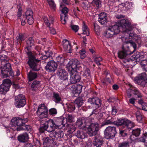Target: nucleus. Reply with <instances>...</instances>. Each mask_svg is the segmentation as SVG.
<instances>
[{"instance_id": "46", "label": "nucleus", "mask_w": 147, "mask_h": 147, "mask_svg": "<svg viewBox=\"0 0 147 147\" xmlns=\"http://www.w3.org/2000/svg\"><path fill=\"white\" fill-rule=\"evenodd\" d=\"M49 114L51 115H54L57 114V111L55 108H51L49 111Z\"/></svg>"}, {"instance_id": "7", "label": "nucleus", "mask_w": 147, "mask_h": 147, "mask_svg": "<svg viewBox=\"0 0 147 147\" xmlns=\"http://www.w3.org/2000/svg\"><path fill=\"white\" fill-rule=\"evenodd\" d=\"M2 76L3 78L14 76V73L11 69V65L9 63H7L1 67Z\"/></svg>"}, {"instance_id": "42", "label": "nucleus", "mask_w": 147, "mask_h": 147, "mask_svg": "<svg viewBox=\"0 0 147 147\" xmlns=\"http://www.w3.org/2000/svg\"><path fill=\"white\" fill-rule=\"evenodd\" d=\"M0 59L2 62H7L8 60L5 55L2 54H0Z\"/></svg>"}, {"instance_id": "22", "label": "nucleus", "mask_w": 147, "mask_h": 147, "mask_svg": "<svg viewBox=\"0 0 147 147\" xmlns=\"http://www.w3.org/2000/svg\"><path fill=\"white\" fill-rule=\"evenodd\" d=\"M103 140L102 136L100 135H97L94 137L93 140V144L96 147H100L103 142Z\"/></svg>"}, {"instance_id": "56", "label": "nucleus", "mask_w": 147, "mask_h": 147, "mask_svg": "<svg viewBox=\"0 0 147 147\" xmlns=\"http://www.w3.org/2000/svg\"><path fill=\"white\" fill-rule=\"evenodd\" d=\"M129 146V143L127 142H124L120 144L118 147H127Z\"/></svg>"}, {"instance_id": "5", "label": "nucleus", "mask_w": 147, "mask_h": 147, "mask_svg": "<svg viewBox=\"0 0 147 147\" xmlns=\"http://www.w3.org/2000/svg\"><path fill=\"white\" fill-rule=\"evenodd\" d=\"M58 127V125L55 123L53 120L49 119L41 125L39 130L40 132L42 133L45 130L51 132Z\"/></svg>"}, {"instance_id": "27", "label": "nucleus", "mask_w": 147, "mask_h": 147, "mask_svg": "<svg viewBox=\"0 0 147 147\" xmlns=\"http://www.w3.org/2000/svg\"><path fill=\"white\" fill-rule=\"evenodd\" d=\"M22 9H19L18 12L17 16L18 17H20V21L21 22V24L22 26L26 24V18L24 17V15H21Z\"/></svg>"}, {"instance_id": "17", "label": "nucleus", "mask_w": 147, "mask_h": 147, "mask_svg": "<svg viewBox=\"0 0 147 147\" xmlns=\"http://www.w3.org/2000/svg\"><path fill=\"white\" fill-rule=\"evenodd\" d=\"M132 94L137 96V97L139 98L142 96L141 93L138 89L136 88L131 87V88H129L127 91V95L128 97H131Z\"/></svg>"}, {"instance_id": "10", "label": "nucleus", "mask_w": 147, "mask_h": 147, "mask_svg": "<svg viewBox=\"0 0 147 147\" xmlns=\"http://www.w3.org/2000/svg\"><path fill=\"white\" fill-rule=\"evenodd\" d=\"M115 125L117 126L125 125L128 129L132 128L134 125V123L131 121L127 119H119L117 121H114Z\"/></svg>"}, {"instance_id": "40", "label": "nucleus", "mask_w": 147, "mask_h": 147, "mask_svg": "<svg viewBox=\"0 0 147 147\" xmlns=\"http://www.w3.org/2000/svg\"><path fill=\"white\" fill-rule=\"evenodd\" d=\"M47 1L50 7L54 9L56 5L53 0H47Z\"/></svg>"}, {"instance_id": "14", "label": "nucleus", "mask_w": 147, "mask_h": 147, "mask_svg": "<svg viewBox=\"0 0 147 147\" xmlns=\"http://www.w3.org/2000/svg\"><path fill=\"white\" fill-rule=\"evenodd\" d=\"M44 24L48 27L50 29V33L52 34H56V32L55 29L53 28L50 27V26L54 22V18L52 16H49L48 18L46 16H45L43 18Z\"/></svg>"}, {"instance_id": "21", "label": "nucleus", "mask_w": 147, "mask_h": 147, "mask_svg": "<svg viewBox=\"0 0 147 147\" xmlns=\"http://www.w3.org/2000/svg\"><path fill=\"white\" fill-rule=\"evenodd\" d=\"M25 17L27 19L28 24L31 25L34 23V19L33 16V12L30 9L27 10L26 12Z\"/></svg>"}, {"instance_id": "63", "label": "nucleus", "mask_w": 147, "mask_h": 147, "mask_svg": "<svg viewBox=\"0 0 147 147\" xmlns=\"http://www.w3.org/2000/svg\"><path fill=\"white\" fill-rule=\"evenodd\" d=\"M119 133L121 136L124 137H125L127 135V134L126 133L124 130H120Z\"/></svg>"}, {"instance_id": "59", "label": "nucleus", "mask_w": 147, "mask_h": 147, "mask_svg": "<svg viewBox=\"0 0 147 147\" xmlns=\"http://www.w3.org/2000/svg\"><path fill=\"white\" fill-rule=\"evenodd\" d=\"M140 141L144 142V145L145 146L147 147V138L145 137H142L140 139Z\"/></svg>"}, {"instance_id": "45", "label": "nucleus", "mask_w": 147, "mask_h": 147, "mask_svg": "<svg viewBox=\"0 0 147 147\" xmlns=\"http://www.w3.org/2000/svg\"><path fill=\"white\" fill-rule=\"evenodd\" d=\"M81 5L83 8L86 9H87L89 7L88 2L87 1H85L82 2Z\"/></svg>"}, {"instance_id": "57", "label": "nucleus", "mask_w": 147, "mask_h": 147, "mask_svg": "<svg viewBox=\"0 0 147 147\" xmlns=\"http://www.w3.org/2000/svg\"><path fill=\"white\" fill-rule=\"evenodd\" d=\"M98 21L102 25L105 24L107 22V18H105L102 19H99Z\"/></svg>"}, {"instance_id": "16", "label": "nucleus", "mask_w": 147, "mask_h": 147, "mask_svg": "<svg viewBox=\"0 0 147 147\" xmlns=\"http://www.w3.org/2000/svg\"><path fill=\"white\" fill-rule=\"evenodd\" d=\"M60 8L61 9L62 14L61 15V22L63 24H65L66 20L67 19V16L66 15L68 12V9L66 7H65L63 4H60Z\"/></svg>"}, {"instance_id": "28", "label": "nucleus", "mask_w": 147, "mask_h": 147, "mask_svg": "<svg viewBox=\"0 0 147 147\" xmlns=\"http://www.w3.org/2000/svg\"><path fill=\"white\" fill-rule=\"evenodd\" d=\"M83 129L78 130L76 134V135L78 138L81 139L84 138L86 136V134H84L83 131Z\"/></svg>"}, {"instance_id": "8", "label": "nucleus", "mask_w": 147, "mask_h": 147, "mask_svg": "<svg viewBox=\"0 0 147 147\" xmlns=\"http://www.w3.org/2000/svg\"><path fill=\"white\" fill-rule=\"evenodd\" d=\"M28 121L27 119H22L20 117H15L12 119L11 121V124L9 127H12L13 126L22 127Z\"/></svg>"}, {"instance_id": "6", "label": "nucleus", "mask_w": 147, "mask_h": 147, "mask_svg": "<svg viewBox=\"0 0 147 147\" xmlns=\"http://www.w3.org/2000/svg\"><path fill=\"white\" fill-rule=\"evenodd\" d=\"M82 65L77 59H72L68 62L66 67L69 72H74L76 71V69H80Z\"/></svg>"}, {"instance_id": "1", "label": "nucleus", "mask_w": 147, "mask_h": 147, "mask_svg": "<svg viewBox=\"0 0 147 147\" xmlns=\"http://www.w3.org/2000/svg\"><path fill=\"white\" fill-rule=\"evenodd\" d=\"M118 25L109 26L107 29L104 32V36L107 38H111L114 35L118 34L120 32L119 27H121L123 29V34H124V36H129V38H133L136 40L140 38V36L134 34L132 31V28L131 26V23L128 20L122 19L119 21L117 24Z\"/></svg>"}, {"instance_id": "4", "label": "nucleus", "mask_w": 147, "mask_h": 147, "mask_svg": "<svg viewBox=\"0 0 147 147\" xmlns=\"http://www.w3.org/2000/svg\"><path fill=\"white\" fill-rule=\"evenodd\" d=\"M49 57V56L46 55H36V56L31 55L29 57L28 63L33 70L38 71L40 69V65L37 63L42 59L46 60Z\"/></svg>"}, {"instance_id": "52", "label": "nucleus", "mask_w": 147, "mask_h": 147, "mask_svg": "<svg viewBox=\"0 0 147 147\" xmlns=\"http://www.w3.org/2000/svg\"><path fill=\"white\" fill-rule=\"evenodd\" d=\"M71 29L75 32H77L79 29V26L77 25H71Z\"/></svg>"}, {"instance_id": "31", "label": "nucleus", "mask_w": 147, "mask_h": 147, "mask_svg": "<svg viewBox=\"0 0 147 147\" xmlns=\"http://www.w3.org/2000/svg\"><path fill=\"white\" fill-rule=\"evenodd\" d=\"M28 77L29 81H31L37 77V74L34 72H30L28 74Z\"/></svg>"}, {"instance_id": "35", "label": "nucleus", "mask_w": 147, "mask_h": 147, "mask_svg": "<svg viewBox=\"0 0 147 147\" xmlns=\"http://www.w3.org/2000/svg\"><path fill=\"white\" fill-rule=\"evenodd\" d=\"M82 86L80 84L77 85L75 88V93L80 94L82 91Z\"/></svg>"}, {"instance_id": "62", "label": "nucleus", "mask_w": 147, "mask_h": 147, "mask_svg": "<svg viewBox=\"0 0 147 147\" xmlns=\"http://www.w3.org/2000/svg\"><path fill=\"white\" fill-rule=\"evenodd\" d=\"M107 16L106 13L104 12L100 14L99 19H102L105 18H107Z\"/></svg>"}, {"instance_id": "15", "label": "nucleus", "mask_w": 147, "mask_h": 147, "mask_svg": "<svg viewBox=\"0 0 147 147\" xmlns=\"http://www.w3.org/2000/svg\"><path fill=\"white\" fill-rule=\"evenodd\" d=\"M135 82L143 86H144L147 83L146 75L143 73L140 74L138 77H136L135 80Z\"/></svg>"}, {"instance_id": "44", "label": "nucleus", "mask_w": 147, "mask_h": 147, "mask_svg": "<svg viewBox=\"0 0 147 147\" xmlns=\"http://www.w3.org/2000/svg\"><path fill=\"white\" fill-rule=\"evenodd\" d=\"M40 83V82L38 81H34L32 84L31 87L33 88V90H35V89L38 86V84Z\"/></svg>"}, {"instance_id": "47", "label": "nucleus", "mask_w": 147, "mask_h": 147, "mask_svg": "<svg viewBox=\"0 0 147 147\" xmlns=\"http://www.w3.org/2000/svg\"><path fill=\"white\" fill-rule=\"evenodd\" d=\"M69 130H68V131L70 134H72L76 129V126L75 127L73 125H70L69 126Z\"/></svg>"}, {"instance_id": "11", "label": "nucleus", "mask_w": 147, "mask_h": 147, "mask_svg": "<svg viewBox=\"0 0 147 147\" xmlns=\"http://www.w3.org/2000/svg\"><path fill=\"white\" fill-rule=\"evenodd\" d=\"M117 133L116 128L114 127L109 126L107 127L105 132V138L107 139L113 138Z\"/></svg>"}, {"instance_id": "9", "label": "nucleus", "mask_w": 147, "mask_h": 147, "mask_svg": "<svg viewBox=\"0 0 147 147\" xmlns=\"http://www.w3.org/2000/svg\"><path fill=\"white\" fill-rule=\"evenodd\" d=\"M36 113L41 119L47 117L48 116V109L44 104H41L39 106Z\"/></svg>"}, {"instance_id": "50", "label": "nucleus", "mask_w": 147, "mask_h": 147, "mask_svg": "<svg viewBox=\"0 0 147 147\" xmlns=\"http://www.w3.org/2000/svg\"><path fill=\"white\" fill-rule=\"evenodd\" d=\"M92 2L93 3L95 4L98 7L101 6V2L100 0H93Z\"/></svg>"}, {"instance_id": "38", "label": "nucleus", "mask_w": 147, "mask_h": 147, "mask_svg": "<svg viewBox=\"0 0 147 147\" xmlns=\"http://www.w3.org/2000/svg\"><path fill=\"white\" fill-rule=\"evenodd\" d=\"M53 97L54 101L58 103L61 100V98L59 94L57 93H54Z\"/></svg>"}, {"instance_id": "25", "label": "nucleus", "mask_w": 147, "mask_h": 147, "mask_svg": "<svg viewBox=\"0 0 147 147\" xmlns=\"http://www.w3.org/2000/svg\"><path fill=\"white\" fill-rule=\"evenodd\" d=\"M18 139L19 141L22 142H27L28 139V135L26 133L22 134L18 136Z\"/></svg>"}, {"instance_id": "13", "label": "nucleus", "mask_w": 147, "mask_h": 147, "mask_svg": "<svg viewBox=\"0 0 147 147\" xmlns=\"http://www.w3.org/2000/svg\"><path fill=\"white\" fill-rule=\"evenodd\" d=\"M11 84L10 80L8 79L4 80L3 83L0 86V93L5 94L9 90Z\"/></svg>"}, {"instance_id": "18", "label": "nucleus", "mask_w": 147, "mask_h": 147, "mask_svg": "<svg viewBox=\"0 0 147 147\" xmlns=\"http://www.w3.org/2000/svg\"><path fill=\"white\" fill-rule=\"evenodd\" d=\"M69 73L71 76L70 82L71 84H75L80 81V77L79 73L77 71Z\"/></svg>"}, {"instance_id": "39", "label": "nucleus", "mask_w": 147, "mask_h": 147, "mask_svg": "<svg viewBox=\"0 0 147 147\" xmlns=\"http://www.w3.org/2000/svg\"><path fill=\"white\" fill-rule=\"evenodd\" d=\"M140 129L139 128H137L132 130V133L137 137L140 135Z\"/></svg>"}, {"instance_id": "36", "label": "nucleus", "mask_w": 147, "mask_h": 147, "mask_svg": "<svg viewBox=\"0 0 147 147\" xmlns=\"http://www.w3.org/2000/svg\"><path fill=\"white\" fill-rule=\"evenodd\" d=\"M83 102L80 98H78L75 100L74 103L78 107H79L82 105Z\"/></svg>"}, {"instance_id": "48", "label": "nucleus", "mask_w": 147, "mask_h": 147, "mask_svg": "<svg viewBox=\"0 0 147 147\" xmlns=\"http://www.w3.org/2000/svg\"><path fill=\"white\" fill-rule=\"evenodd\" d=\"M111 117L109 116H108V118L106 119V121L104 123L103 125H108L112 123L113 122L111 120Z\"/></svg>"}, {"instance_id": "26", "label": "nucleus", "mask_w": 147, "mask_h": 147, "mask_svg": "<svg viewBox=\"0 0 147 147\" xmlns=\"http://www.w3.org/2000/svg\"><path fill=\"white\" fill-rule=\"evenodd\" d=\"M124 1V0H109L108 3V5L110 8L113 9L114 7H116V4L117 3H119Z\"/></svg>"}, {"instance_id": "43", "label": "nucleus", "mask_w": 147, "mask_h": 147, "mask_svg": "<svg viewBox=\"0 0 147 147\" xmlns=\"http://www.w3.org/2000/svg\"><path fill=\"white\" fill-rule=\"evenodd\" d=\"M94 60L96 64L98 65H101L100 62L102 61V59L100 57H94Z\"/></svg>"}, {"instance_id": "64", "label": "nucleus", "mask_w": 147, "mask_h": 147, "mask_svg": "<svg viewBox=\"0 0 147 147\" xmlns=\"http://www.w3.org/2000/svg\"><path fill=\"white\" fill-rule=\"evenodd\" d=\"M95 97L93 98H90L88 100V102L91 104H94L95 101Z\"/></svg>"}, {"instance_id": "54", "label": "nucleus", "mask_w": 147, "mask_h": 147, "mask_svg": "<svg viewBox=\"0 0 147 147\" xmlns=\"http://www.w3.org/2000/svg\"><path fill=\"white\" fill-rule=\"evenodd\" d=\"M67 119L69 122H72L74 120V117L71 115H68L67 118Z\"/></svg>"}, {"instance_id": "12", "label": "nucleus", "mask_w": 147, "mask_h": 147, "mask_svg": "<svg viewBox=\"0 0 147 147\" xmlns=\"http://www.w3.org/2000/svg\"><path fill=\"white\" fill-rule=\"evenodd\" d=\"M15 105L17 108L24 107L26 104L25 96L22 94H19L15 97Z\"/></svg>"}, {"instance_id": "58", "label": "nucleus", "mask_w": 147, "mask_h": 147, "mask_svg": "<svg viewBox=\"0 0 147 147\" xmlns=\"http://www.w3.org/2000/svg\"><path fill=\"white\" fill-rule=\"evenodd\" d=\"M53 134H54L53 136H52V138L53 139H57L59 137H60V134L59 132H55Z\"/></svg>"}, {"instance_id": "33", "label": "nucleus", "mask_w": 147, "mask_h": 147, "mask_svg": "<svg viewBox=\"0 0 147 147\" xmlns=\"http://www.w3.org/2000/svg\"><path fill=\"white\" fill-rule=\"evenodd\" d=\"M83 25L82 26L83 32L82 34H86L87 36L89 35V34L88 29L87 26L85 25L84 22H83Z\"/></svg>"}, {"instance_id": "3", "label": "nucleus", "mask_w": 147, "mask_h": 147, "mask_svg": "<svg viewBox=\"0 0 147 147\" xmlns=\"http://www.w3.org/2000/svg\"><path fill=\"white\" fill-rule=\"evenodd\" d=\"M132 38H129V36H122L121 40L123 42H125L127 44H129L130 45L132 46L134 48L133 51L131 52L129 51H126L125 50H123V51H121L118 53V56L121 59H125L128 55H130L134 51H135L136 49V46L135 42L133 41L135 40L138 43L140 42V38H138L137 39H135L133 38V36L132 35Z\"/></svg>"}, {"instance_id": "60", "label": "nucleus", "mask_w": 147, "mask_h": 147, "mask_svg": "<svg viewBox=\"0 0 147 147\" xmlns=\"http://www.w3.org/2000/svg\"><path fill=\"white\" fill-rule=\"evenodd\" d=\"M95 101L94 102V104L99 106L100 105L101 102L100 99L98 98L95 97Z\"/></svg>"}, {"instance_id": "24", "label": "nucleus", "mask_w": 147, "mask_h": 147, "mask_svg": "<svg viewBox=\"0 0 147 147\" xmlns=\"http://www.w3.org/2000/svg\"><path fill=\"white\" fill-rule=\"evenodd\" d=\"M62 44L64 50L66 52L71 53V46L70 42L65 39L62 41Z\"/></svg>"}, {"instance_id": "2", "label": "nucleus", "mask_w": 147, "mask_h": 147, "mask_svg": "<svg viewBox=\"0 0 147 147\" xmlns=\"http://www.w3.org/2000/svg\"><path fill=\"white\" fill-rule=\"evenodd\" d=\"M76 125L80 129L87 130V132L90 136L96 135L99 130V125L98 123H92L87 127L86 121L83 118L78 119L76 122Z\"/></svg>"}, {"instance_id": "32", "label": "nucleus", "mask_w": 147, "mask_h": 147, "mask_svg": "<svg viewBox=\"0 0 147 147\" xmlns=\"http://www.w3.org/2000/svg\"><path fill=\"white\" fill-rule=\"evenodd\" d=\"M133 58L137 60L139 59V61H142V59L144 57L143 55H140V53L139 52H137L133 55Z\"/></svg>"}, {"instance_id": "53", "label": "nucleus", "mask_w": 147, "mask_h": 147, "mask_svg": "<svg viewBox=\"0 0 147 147\" xmlns=\"http://www.w3.org/2000/svg\"><path fill=\"white\" fill-rule=\"evenodd\" d=\"M139 114V113L137 111L136 113V117L137 118V120L139 122H141L142 120V116L141 115L139 114Z\"/></svg>"}, {"instance_id": "23", "label": "nucleus", "mask_w": 147, "mask_h": 147, "mask_svg": "<svg viewBox=\"0 0 147 147\" xmlns=\"http://www.w3.org/2000/svg\"><path fill=\"white\" fill-rule=\"evenodd\" d=\"M58 75L59 78L63 80L68 79V74L64 69H59L58 70Z\"/></svg>"}, {"instance_id": "20", "label": "nucleus", "mask_w": 147, "mask_h": 147, "mask_svg": "<svg viewBox=\"0 0 147 147\" xmlns=\"http://www.w3.org/2000/svg\"><path fill=\"white\" fill-rule=\"evenodd\" d=\"M57 67V63L53 61H50L47 63L46 69L49 72L54 71Z\"/></svg>"}, {"instance_id": "61", "label": "nucleus", "mask_w": 147, "mask_h": 147, "mask_svg": "<svg viewBox=\"0 0 147 147\" xmlns=\"http://www.w3.org/2000/svg\"><path fill=\"white\" fill-rule=\"evenodd\" d=\"M75 109V107L74 106L70 105H69L68 107V111L69 112H71Z\"/></svg>"}, {"instance_id": "34", "label": "nucleus", "mask_w": 147, "mask_h": 147, "mask_svg": "<svg viewBox=\"0 0 147 147\" xmlns=\"http://www.w3.org/2000/svg\"><path fill=\"white\" fill-rule=\"evenodd\" d=\"M140 64L143 69L146 71H147V59L142 61Z\"/></svg>"}, {"instance_id": "19", "label": "nucleus", "mask_w": 147, "mask_h": 147, "mask_svg": "<svg viewBox=\"0 0 147 147\" xmlns=\"http://www.w3.org/2000/svg\"><path fill=\"white\" fill-rule=\"evenodd\" d=\"M119 4L118 10L127 11L131 8L132 6L133 3L127 1L124 3H118Z\"/></svg>"}, {"instance_id": "51", "label": "nucleus", "mask_w": 147, "mask_h": 147, "mask_svg": "<svg viewBox=\"0 0 147 147\" xmlns=\"http://www.w3.org/2000/svg\"><path fill=\"white\" fill-rule=\"evenodd\" d=\"M17 39L18 40L22 41L25 39V37L23 34H20L17 37Z\"/></svg>"}, {"instance_id": "41", "label": "nucleus", "mask_w": 147, "mask_h": 147, "mask_svg": "<svg viewBox=\"0 0 147 147\" xmlns=\"http://www.w3.org/2000/svg\"><path fill=\"white\" fill-rule=\"evenodd\" d=\"M94 31L96 32V34L97 35H98L100 31V27L96 23H94Z\"/></svg>"}, {"instance_id": "49", "label": "nucleus", "mask_w": 147, "mask_h": 147, "mask_svg": "<svg viewBox=\"0 0 147 147\" xmlns=\"http://www.w3.org/2000/svg\"><path fill=\"white\" fill-rule=\"evenodd\" d=\"M86 51L84 49H82L80 51V58L82 59H84L86 56L85 53Z\"/></svg>"}, {"instance_id": "30", "label": "nucleus", "mask_w": 147, "mask_h": 147, "mask_svg": "<svg viewBox=\"0 0 147 147\" xmlns=\"http://www.w3.org/2000/svg\"><path fill=\"white\" fill-rule=\"evenodd\" d=\"M34 41L32 37L29 38L26 41L28 47L26 48V50H28L29 47H31L34 45Z\"/></svg>"}, {"instance_id": "29", "label": "nucleus", "mask_w": 147, "mask_h": 147, "mask_svg": "<svg viewBox=\"0 0 147 147\" xmlns=\"http://www.w3.org/2000/svg\"><path fill=\"white\" fill-rule=\"evenodd\" d=\"M31 127L29 125H24L21 127H18L15 129V130L16 129L17 131H20L22 130L29 131L31 129Z\"/></svg>"}, {"instance_id": "37", "label": "nucleus", "mask_w": 147, "mask_h": 147, "mask_svg": "<svg viewBox=\"0 0 147 147\" xmlns=\"http://www.w3.org/2000/svg\"><path fill=\"white\" fill-rule=\"evenodd\" d=\"M84 76L88 77L90 76V71L89 69L86 67H84L83 71Z\"/></svg>"}, {"instance_id": "55", "label": "nucleus", "mask_w": 147, "mask_h": 147, "mask_svg": "<svg viewBox=\"0 0 147 147\" xmlns=\"http://www.w3.org/2000/svg\"><path fill=\"white\" fill-rule=\"evenodd\" d=\"M56 59L58 62L61 63L63 62L64 58L60 56H58L56 58Z\"/></svg>"}]
</instances>
